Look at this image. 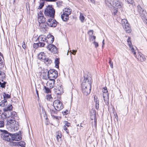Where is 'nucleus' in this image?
<instances>
[{"mask_svg":"<svg viewBox=\"0 0 147 147\" xmlns=\"http://www.w3.org/2000/svg\"><path fill=\"white\" fill-rule=\"evenodd\" d=\"M91 80V77L87 75L86 77H84L81 84L82 92L85 95H88L90 92L92 86Z\"/></svg>","mask_w":147,"mask_h":147,"instance_id":"1","label":"nucleus"},{"mask_svg":"<svg viewBox=\"0 0 147 147\" xmlns=\"http://www.w3.org/2000/svg\"><path fill=\"white\" fill-rule=\"evenodd\" d=\"M105 2L106 5L110 7L115 6L120 8L122 7V3L120 2L118 0H105Z\"/></svg>","mask_w":147,"mask_h":147,"instance_id":"2","label":"nucleus"},{"mask_svg":"<svg viewBox=\"0 0 147 147\" xmlns=\"http://www.w3.org/2000/svg\"><path fill=\"white\" fill-rule=\"evenodd\" d=\"M55 9L51 6L48 5L45 9L44 13L45 16L52 18H54L55 17Z\"/></svg>","mask_w":147,"mask_h":147,"instance_id":"3","label":"nucleus"},{"mask_svg":"<svg viewBox=\"0 0 147 147\" xmlns=\"http://www.w3.org/2000/svg\"><path fill=\"white\" fill-rule=\"evenodd\" d=\"M0 131L2 133L1 134V138L7 142L12 140L13 134H11L5 130L0 129Z\"/></svg>","mask_w":147,"mask_h":147,"instance_id":"4","label":"nucleus"},{"mask_svg":"<svg viewBox=\"0 0 147 147\" xmlns=\"http://www.w3.org/2000/svg\"><path fill=\"white\" fill-rule=\"evenodd\" d=\"M55 110L58 111L62 109L63 108V105L62 102L58 100H55L53 103Z\"/></svg>","mask_w":147,"mask_h":147,"instance_id":"5","label":"nucleus"},{"mask_svg":"<svg viewBox=\"0 0 147 147\" xmlns=\"http://www.w3.org/2000/svg\"><path fill=\"white\" fill-rule=\"evenodd\" d=\"M121 23L123 27L126 32L127 33H130L131 30L127 20L125 19H122Z\"/></svg>","mask_w":147,"mask_h":147,"instance_id":"6","label":"nucleus"},{"mask_svg":"<svg viewBox=\"0 0 147 147\" xmlns=\"http://www.w3.org/2000/svg\"><path fill=\"white\" fill-rule=\"evenodd\" d=\"M47 76L48 78H56L58 76V72L57 71L54 69H50L47 71Z\"/></svg>","mask_w":147,"mask_h":147,"instance_id":"7","label":"nucleus"},{"mask_svg":"<svg viewBox=\"0 0 147 147\" xmlns=\"http://www.w3.org/2000/svg\"><path fill=\"white\" fill-rule=\"evenodd\" d=\"M57 22L54 18L49 19L47 22L48 26L51 27H55L57 25Z\"/></svg>","mask_w":147,"mask_h":147,"instance_id":"8","label":"nucleus"},{"mask_svg":"<svg viewBox=\"0 0 147 147\" xmlns=\"http://www.w3.org/2000/svg\"><path fill=\"white\" fill-rule=\"evenodd\" d=\"M16 121L13 119H8L7 120V123L6 125L7 128L10 127V128H12L13 127H15L14 125L16 124Z\"/></svg>","mask_w":147,"mask_h":147,"instance_id":"9","label":"nucleus"},{"mask_svg":"<svg viewBox=\"0 0 147 147\" xmlns=\"http://www.w3.org/2000/svg\"><path fill=\"white\" fill-rule=\"evenodd\" d=\"M46 41L47 43L49 44L48 45H53L52 43L53 42L54 40V36L51 34H48L46 38Z\"/></svg>","mask_w":147,"mask_h":147,"instance_id":"10","label":"nucleus"},{"mask_svg":"<svg viewBox=\"0 0 147 147\" xmlns=\"http://www.w3.org/2000/svg\"><path fill=\"white\" fill-rule=\"evenodd\" d=\"M47 48L49 51H51V52L54 54L57 53L58 51L57 48L53 45H48Z\"/></svg>","mask_w":147,"mask_h":147,"instance_id":"11","label":"nucleus"},{"mask_svg":"<svg viewBox=\"0 0 147 147\" xmlns=\"http://www.w3.org/2000/svg\"><path fill=\"white\" fill-rule=\"evenodd\" d=\"M11 146H20L21 147H25L26 143L24 141H21L19 142H12L11 143Z\"/></svg>","mask_w":147,"mask_h":147,"instance_id":"12","label":"nucleus"},{"mask_svg":"<svg viewBox=\"0 0 147 147\" xmlns=\"http://www.w3.org/2000/svg\"><path fill=\"white\" fill-rule=\"evenodd\" d=\"M69 15L70 14L66 13L64 11L63 13L61 16V18L63 20L64 22L67 21L69 20Z\"/></svg>","mask_w":147,"mask_h":147,"instance_id":"13","label":"nucleus"},{"mask_svg":"<svg viewBox=\"0 0 147 147\" xmlns=\"http://www.w3.org/2000/svg\"><path fill=\"white\" fill-rule=\"evenodd\" d=\"M38 20L39 24H42L46 22L45 18L44 16H39V14H38Z\"/></svg>","mask_w":147,"mask_h":147,"instance_id":"14","label":"nucleus"},{"mask_svg":"<svg viewBox=\"0 0 147 147\" xmlns=\"http://www.w3.org/2000/svg\"><path fill=\"white\" fill-rule=\"evenodd\" d=\"M12 137V140L13 141H19L21 139L19 134L17 133L13 134V137Z\"/></svg>","mask_w":147,"mask_h":147,"instance_id":"15","label":"nucleus"},{"mask_svg":"<svg viewBox=\"0 0 147 147\" xmlns=\"http://www.w3.org/2000/svg\"><path fill=\"white\" fill-rule=\"evenodd\" d=\"M13 107L11 105L8 106L6 107L5 108L3 109V110L5 113H8V114L10 112H11V111L12 110Z\"/></svg>","mask_w":147,"mask_h":147,"instance_id":"16","label":"nucleus"},{"mask_svg":"<svg viewBox=\"0 0 147 147\" xmlns=\"http://www.w3.org/2000/svg\"><path fill=\"white\" fill-rule=\"evenodd\" d=\"M17 114L16 112H10L7 115V113H5L4 114V115L6 117H9L11 116L13 118L14 117L16 116Z\"/></svg>","mask_w":147,"mask_h":147,"instance_id":"17","label":"nucleus"},{"mask_svg":"<svg viewBox=\"0 0 147 147\" xmlns=\"http://www.w3.org/2000/svg\"><path fill=\"white\" fill-rule=\"evenodd\" d=\"M138 55L137 58L138 60L141 61H143L145 60V58L144 55L141 53H138Z\"/></svg>","mask_w":147,"mask_h":147,"instance_id":"18","label":"nucleus"},{"mask_svg":"<svg viewBox=\"0 0 147 147\" xmlns=\"http://www.w3.org/2000/svg\"><path fill=\"white\" fill-rule=\"evenodd\" d=\"M45 53L43 52H41L38 55V59L42 61H44L46 57V56L45 55Z\"/></svg>","mask_w":147,"mask_h":147,"instance_id":"19","label":"nucleus"},{"mask_svg":"<svg viewBox=\"0 0 147 147\" xmlns=\"http://www.w3.org/2000/svg\"><path fill=\"white\" fill-rule=\"evenodd\" d=\"M139 14L142 20H145L146 19L147 13L145 10L142 11V12Z\"/></svg>","mask_w":147,"mask_h":147,"instance_id":"20","label":"nucleus"},{"mask_svg":"<svg viewBox=\"0 0 147 147\" xmlns=\"http://www.w3.org/2000/svg\"><path fill=\"white\" fill-rule=\"evenodd\" d=\"M7 101L6 99H4L1 101L0 102V106L2 107H4L7 106Z\"/></svg>","mask_w":147,"mask_h":147,"instance_id":"21","label":"nucleus"},{"mask_svg":"<svg viewBox=\"0 0 147 147\" xmlns=\"http://www.w3.org/2000/svg\"><path fill=\"white\" fill-rule=\"evenodd\" d=\"M37 40L39 42L42 41L43 42L45 41H46V38L45 37H43L42 36H39L37 38Z\"/></svg>","mask_w":147,"mask_h":147,"instance_id":"22","label":"nucleus"},{"mask_svg":"<svg viewBox=\"0 0 147 147\" xmlns=\"http://www.w3.org/2000/svg\"><path fill=\"white\" fill-rule=\"evenodd\" d=\"M3 96L4 99H6L9 98H11V95H9L8 94H6L5 92H3Z\"/></svg>","mask_w":147,"mask_h":147,"instance_id":"23","label":"nucleus"},{"mask_svg":"<svg viewBox=\"0 0 147 147\" xmlns=\"http://www.w3.org/2000/svg\"><path fill=\"white\" fill-rule=\"evenodd\" d=\"M55 93L57 95H61L62 94V91H60L59 89L54 88L53 89Z\"/></svg>","mask_w":147,"mask_h":147,"instance_id":"24","label":"nucleus"},{"mask_svg":"<svg viewBox=\"0 0 147 147\" xmlns=\"http://www.w3.org/2000/svg\"><path fill=\"white\" fill-rule=\"evenodd\" d=\"M55 67L57 68H59V59L56 58L55 60Z\"/></svg>","mask_w":147,"mask_h":147,"instance_id":"25","label":"nucleus"},{"mask_svg":"<svg viewBox=\"0 0 147 147\" xmlns=\"http://www.w3.org/2000/svg\"><path fill=\"white\" fill-rule=\"evenodd\" d=\"M137 11L139 13V14L141 13L142 12V11H144V10L141 7L140 5H138L137 7Z\"/></svg>","mask_w":147,"mask_h":147,"instance_id":"26","label":"nucleus"},{"mask_svg":"<svg viewBox=\"0 0 147 147\" xmlns=\"http://www.w3.org/2000/svg\"><path fill=\"white\" fill-rule=\"evenodd\" d=\"M44 89L45 90V93H50L51 92V90H50V89H51L50 88H49L48 87H47L46 86H44Z\"/></svg>","mask_w":147,"mask_h":147,"instance_id":"27","label":"nucleus"},{"mask_svg":"<svg viewBox=\"0 0 147 147\" xmlns=\"http://www.w3.org/2000/svg\"><path fill=\"white\" fill-rule=\"evenodd\" d=\"M46 98L49 101H52L53 98L51 96V94H48L46 96Z\"/></svg>","mask_w":147,"mask_h":147,"instance_id":"28","label":"nucleus"},{"mask_svg":"<svg viewBox=\"0 0 147 147\" xmlns=\"http://www.w3.org/2000/svg\"><path fill=\"white\" fill-rule=\"evenodd\" d=\"M118 8L117 7V8H116L114 7V6H113L111 9H113V12L114 14L115 15H116V14L117 13V8Z\"/></svg>","mask_w":147,"mask_h":147,"instance_id":"29","label":"nucleus"},{"mask_svg":"<svg viewBox=\"0 0 147 147\" xmlns=\"http://www.w3.org/2000/svg\"><path fill=\"white\" fill-rule=\"evenodd\" d=\"M44 61L45 62H47L49 64H51L52 62V61L51 59L46 57V59H45Z\"/></svg>","mask_w":147,"mask_h":147,"instance_id":"30","label":"nucleus"},{"mask_svg":"<svg viewBox=\"0 0 147 147\" xmlns=\"http://www.w3.org/2000/svg\"><path fill=\"white\" fill-rule=\"evenodd\" d=\"M6 83V82L4 81L2 83L0 82V87L2 88H4L5 87V84Z\"/></svg>","mask_w":147,"mask_h":147,"instance_id":"31","label":"nucleus"},{"mask_svg":"<svg viewBox=\"0 0 147 147\" xmlns=\"http://www.w3.org/2000/svg\"><path fill=\"white\" fill-rule=\"evenodd\" d=\"M103 89L104 90L102 91L103 93H105V94L107 95L108 98H109L108 93H107L108 91L107 87H105L103 88Z\"/></svg>","mask_w":147,"mask_h":147,"instance_id":"32","label":"nucleus"},{"mask_svg":"<svg viewBox=\"0 0 147 147\" xmlns=\"http://www.w3.org/2000/svg\"><path fill=\"white\" fill-rule=\"evenodd\" d=\"M80 19L82 22H83L85 19V18L83 15L81 13H80Z\"/></svg>","mask_w":147,"mask_h":147,"instance_id":"33","label":"nucleus"},{"mask_svg":"<svg viewBox=\"0 0 147 147\" xmlns=\"http://www.w3.org/2000/svg\"><path fill=\"white\" fill-rule=\"evenodd\" d=\"M57 7H59L62 5L63 1H58L56 3Z\"/></svg>","mask_w":147,"mask_h":147,"instance_id":"34","label":"nucleus"},{"mask_svg":"<svg viewBox=\"0 0 147 147\" xmlns=\"http://www.w3.org/2000/svg\"><path fill=\"white\" fill-rule=\"evenodd\" d=\"M14 126H15V127H13V128L14 129L17 130L19 129V125H18V122L16 123V124H15L14 125Z\"/></svg>","mask_w":147,"mask_h":147,"instance_id":"35","label":"nucleus"},{"mask_svg":"<svg viewBox=\"0 0 147 147\" xmlns=\"http://www.w3.org/2000/svg\"><path fill=\"white\" fill-rule=\"evenodd\" d=\"M38 44H39V47H43L44 45H45V44L43 42H39L38 43Z\"/></svg>","mask_w":147,"mask_h":147,"instance_id":"36","label":"nucleus"},{"mask_svg":"<svg viewBox=\"0 0 147 147\" xmlns=\"http://www.w3.org/2000/svg\"><path fill=\"white\" fill-rule=\"evenodd\" d=\"M57 111H56V110L50 109L51 113L52 115L53 114H57L58 112Z\"/></svg>","mask_w":147,"mask_h":147,"instance_id":"37","label":"nucleus"},{"mask_svg":"<svg viewBox=\"0 0 147 147\" xmlns=\"http://www.w3.org/2000/svg\"><path fill=\"white\" fill-rule=\"evenodd\" d=\"M131 52L133 53L134 56L136 57V52L135 51L134 49L132 47L131 49Z\"/></svg>","mask_w":147,"mask_h":147,"instance_id":"38","label":"nucleus"},{"mask_svg":"<svg viewBox=\"0 0 147 147\" xmlns=\"http://www.w3.org/2000/svg\"><path fill=\"white\" fill-rule=\"evenodd\" d=\"M64 12L70 14L71 12V10L69 9H67Z\"/></svg>","mask_w":147,"mask_h":147,"instance_id":"39","label":"nucleus"},{"mask_svg":"<svg viewBox=\"0 0 147 147\" xmlns=\"http://www.w3.org/2000/svg\"><path fill=\"white\" fill-rule=\"evenodd\" d=\"M39 26L42 28H43L44 29L46 28L47 27V25L45 24V23L43 24H39Z\"/></svg>","mask_w":147,"mask_h":147,"instance_id":"40","label":"nucleus"},{"mask_svg":"<svg viewBox=\"0 0 147 147\" xmlns=\"http://www.w3.org/2000/svg\"><path fill=\"white\" fill-rule=\"evenodd\" d=\"M44 5V2L41 3H40V5L38 8V9H41Z\"/></svg>","mask_w":147,"mask_h":147,"instance_id":"41","label":"nucleus"},{"mask_svg":"<svg viewBox=\"0 0 147 147\" xmlns=\"http://www.w3.org/2000/svg\"><path fill=\"white\" fill-rule=\"evenodd\" d=\"M125 1L127 2L128 4H133L134 2V1L133 0H125Z\"/></svg>","mask_w":147,"mask_h":147,"instance_id":"42","label":"nucleus"},{"mask_svg":"<svg viewBox=\"0 0 147 147\" xmlns=\"http://www.w3.org/2000/svg\"><path fill=\"white\" fill-rule=\"evenodd\" d=\"M109 63L110 65V66L111 68H113V62L110 58H109Z\"/></svg>","mask_w":147,"mask_h":147,"instance_id":"43","label":"nucleus"},{"mask_svg":"<svg viewBox=\"0 0 147 147\" xmlns=\"http://www.w3.org/2000/svg\"><path fill=\"white\" fill-rule=\"evenodd\" d=\"M4 125V121H0V127H3Z\"/></svg>","mask_w":147,"mask_h":147,"instance_id":"44","label":"nucleus"},{"mask_svg":"<svg viewBox=\"0 0 147 147\" xmlns=\"http://www.w3.org/2000/svg\"><path fill=\"white\" fill-rule=\"evenodd\" d=\"M39 47V44H38V43H34L33 45V47L34 48H35L36 49L37 48Z\"/></svg>","mask_w":147,"mask_h":147,"instance_id":"45","label":"nucleus"},{"mask_svg":"<svg viewBox=\"0 0 147 147\" xmlns=\"http://www.w3.org/2000/svg\"><path fill=\"white\" fill-rule=\"evenodd\" d=\"M65 125L66 126V127L67 126V127H69L70 125V123L66 121H65Z\"/></svg>","mask_w":147,"mask_h":147,"instance_id":"46","label":"nucleus"},{"mask_svg":"<svg viewBox=\"0 0 147 147\" xmlns=\"http://www.w3.org/2000/svg\"><path fill=\"white\" fill-rule=\"evenodd\" d=\"M63 128L64 130L66 131L67 133L68 134L69 133V131L67 128L66 127V126L64 125V126Z\"/></svg>","mask_w":147,"mask_h":147,"instance_id":"47","label":"nucleus"},{"mask_svg":"<svg viewBox=\"0 0 147 147\" xmlns=\"http://www.w3.org/2000/svg\"><path fill=\"white\" fill-rule=\"evenodd\" d=\"M61 134H59L57 136V141H59V138H61Z\"/></svg>","mask_w":147,"mask_h":147,"instance_id":"48","label":"nucleus"},{"mask_svg":"<svg viewBox=\"0 0 147 147\" xmlns=\"http://www.w3.org/2000/svg\"><path fill=\"white\" fill-rule=\"evenodd\" d=\"M69 113V111L67 110H66L65 111L62 112V113L63 115H67Z\"/></svg>","mask_w":147,"mask_h":147,"instance_id":"49","label":"nucleus"},{"mask_svg":"<svg viewBox=\"0 0 147 147\" xmlns=\"http://www.w3.org/2000/svg\"><path fill=\"white\" fill-rule=\"evenodd\" d=\"M127 42H128V44L129 46L130 47V45L131 44V42L130 40V37H128V38L127 40Z\"/></svg>","mask_w":147,"mask_h":147,"instance_id":"50","label":"nucleus"},{"mask_svg":"<svg viewBox=\"0 0 147 147\" xmlns=\"http://www.w3.org/2000/svg\"><path fill=\"white\" fill-rule=\"evenodd\" d=\"M41 1H46L47 2H55L56 1H57V0H40Z\"/></svg>","mask_w":147,"mask_h":147,"instance_id":"51","label":"nucleus"},{"mask_svg":"<svg viewBox=\"0 0 147 147\" xmlns=\"http://www.w3.org/2000/svg\"><path fill=\"white\" fill-rule=\"evenodd\" d=\"M69 52H70L72 54H73L74 55H75L76 54V51L73 50L72 52H71V50Z\"/></svg>","mask_w":147,"mask_h":147,"instance_id":"52","label":"nucleus"},{"mask_svg":"<svg viewBox=\"0 0 147 147\" xmlns=\"http://www.w3.org/2000/svg\"><path fill=\"white\" fill-rule=\"evenodd\" d=\"M94 101L96 103V104H99V100H98V98L97 97H94Z\"/></svg>","mask_w":147,"mask_h":147,"instance_id":"53","label":"nucleus"},{"mask_svg":"<svg viewBox=\"0 0 147 147\" xmlns=\"http://www.w3.org/2000/svg\"><path fill=\"white\" fill-rule=\"evenodd\" d=\"M22 47L24 49H25L26 48V46L25 42L24 41L23 42Z\"/></svg>","mask_w":147,"mask_h":147,"instance_id":"54","label":"nucleus"},{"mask_svg":"<svg viewBox=\"0 0 147 147\" xmlns=\"http://www.w3.org/2000/svg\"><path fill=\"white\" fill-rule=\"evenodd\" d=\"M93 43L95 47L97 48L98 46V43L95 41H94Z\"/></svg>","mask_w":147,"mask_h":147,"instance_id":"55","label":"nucleus"},{"mask_svg":"<svg viewBox=\"0 0 147 147\" xmlns=\"http://www.w3.org/2000/svg\"><path fill=\"white\" fill-rule=\"evenodd\" d=\"M49 86L50 88L51 89L54 87V85L52 83L49 84Z\"/></svg>","mask_w":147,"mask_h":147,"instance_id":"56","label":"nucleus"},{"mask_svg":"<svg viewBox=\"0 0 147 147\" xmlns=\"http://www.w3.org/2000/svg\"><path fill=\"white\" fill-rule=\"evenodd\" d=\"M99 104H95V108L96 109L98 110L99 108Z\"/></svg>","mask_w":147,"mask_h":147,"instance_id":"57","label":"nucleus"},{"mask_svg":"<svg viewBox=\"0 0 147 147\" xmlns=\"http://www.w3.org/2000/svg\"><path fill=\"white\" fill-rule=\"evenodd\" d=\"M56 78H50L49 80L52 81H53V84H55V79Z\"/></svg>","mask_w":147,"mask_h":147,"instance_id":"58","label":"nucleus"},{"mask_svg":"<svg viewBox=\"0 0 147 147\" xmlns=\"http://www.w3.org/2000/svg\"><path fill=\"white\" fill-rule=\"evenodd\" d=\"M104 40L103 39V41H102V48H103V47H104V45H105V42H104Z\"/></svg>","mask_w":147,"mask_h":147,"instance_id":"59","label":"nucleus"},{"mask_svg":"<svg viewBox=\"0 0 147 147\" xmlns=\"http://www.w3.org/2000/svg\"><path fill=\"white\" fill-rule=\"evenodd\" d=\"M2 59H3V57H2L0 56V62H1V63H2Z\"/></svg>","mask_w":147,"mask_h":147,"instance_id":"60","label":"nucleus"},{"mask_svg":"<svg viewBox=\"0 0 147 147\" xmlns=\"http://www.w3.org/2000/svg\"><path fill=\"white\" fill-rule=\"evenodd\" d=\"M90 1L92 3H95V1L94 0H90Z\"/></svg>","mask_w":147,"mask_h":147,"instance_id":"61","label":"nucleus"},{"mask_svg":"<svg viewBox=\"0 0 147 147\" xmlns=\"http://www.w3.org/2000/svg\"><path fill=\"white\" fill-rule=\"evenodd\" d=\"M39 13L40 16H43L42 12V11H40Z\"/></svg>","mask_w":147,"mask_h":147,"instance_id":"62","label":"nucleus"},{"mask_svg":"<svg viewBox=\"0 0 147 147\" xmlns=\"http://www.w3.org/2000/svg\"><path fill=\"white\" fill-rule=\"evenodd\" d=\"M115 118H116L117 121H118V116H117V115H116V116L115 117Z\"/></svg>","mask_w":147,"mask_h":147,"instance_id":"63","label":"nucleus"},{"mask_svg":"<svg viewBox=\"0 0 147 147\" xmlns=\"http://www.w3.org/2000/svg\"><path fill=\"white\" fill-rule=\"evenodd\" d=\"M92 38L94 40H95L96 39V36H92Z\"/></svg>","mask_w":147,"mask_h":147,"instance_id":"64","label":"nucleus"}]
</instances>
